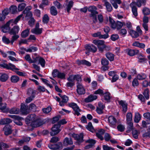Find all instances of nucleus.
I'll list each match as a JSON object with an SVG mask.
<instances>
[{"label": "nucleus", "instance_id": "obj_43", "mask_svg": "<svg viewBox=\"0 0 150 150\" xmlns=\"http://www.w3.org/2000/svg\"><path fill=\"white\" fill-rule=\"evenodd\" d=\"M27 108L25 105L21 104V110L22 112L24 114H26Z\"/></svg>", "mask_w": 150, "mask_h": 150}, {"label": "nucleus", "instance_id": "obj_31", "mask_svg": "<svg viewBox=\"0 0 150 150\" xmlns=\"http://www.w3.org/2000/svg\"><path fill=\"white\" fill-rule=\"evenodd\" d=\"M146 77V75L144 73H141L137 75V79L139 80H142L145 79Z\"/></svg>", "mask_w": 150, "mask_h": 150}, {"label": "nucleus", "instance_id": "obj_20", "mask_svg": "<svg viewBox=\"0 0 150 150\" xmlns=\"http://www.w3.org/2000/svg\"><path fill=\"white\" fill-rule=\"evenodd\" d=\"M110 2L115 9L118 8L117 4H120L121 3V0H110Z\"/></svg>", "mask_w": 150, "mask_h": 150}, {"label": "nucleus", "instance_id": "obj_59", "mask_svg": "<svg viewBox=\"0 0 150 150\" xmlns=\"http://www.w3.org/2000/svg\"><path fill=\"white\" fill-rule=\"evenodd\" d=\"M119 38V36L117 34H113L111 36V39L113 41H115L117 40Z\"/></svg>", "mask_w": 150, "mask_h": 150}, {"label": "nucleus", "instance_id": "obj_12", "mask_svg": "<svg viewBox=\"0 0 150 150\" xmlns=\"http://www.w3.org/2000/svg\"><path fill=\"white\" fill-rule=\"evenodd\" d=\"M85 49L86 51L89 52H96L97 50L96 47L93 45H87L85 47Z\"/></svg>", "mask_w": 150, "mask_h": 150}, {"label": "nucleus", "instance_id": "obj_13", "mask_svg": "<svg viewBox=\"0 0 150 150\" xmlns=\"http://www.w3.org/2000/svg\"><path fill=\"white\" fill-rule=\"evenodd\" d=\"M3 130L4 132V134L6 135L11 134L12 132L11 127L9 125L5 126Z\"/></svg>", "mask_w": 150, "mask_h": 150}, {"label": "nucleus", "instance_id": "obj_34", "mask_svg": "<svg viewBox=\"0 0 150 150\" xmlns=\"http://www.w3.org/2000/svg\"><path fill=\"white\" fill-rule=\"evenodd\" d=\"M19 77L16 76H13L11 77V81L12 83H17L19 81Z\"/></svg>", "mask_w": 150, "mask_h": 150}, {"label": "nucleus", "instance_id": "obj_8", "mask_svg": "<svg viewBox=\"0 0 150 150\" xmlns=\"http://www.w3.org/2000/svg\"><path fill=\"white\" fill-rule=\"evenodd\" d=\"M73 137L75 140L76 141V143L78 144H79L84 141L83 139V134L82 133L79 134H75L73 135Z\"/></svg>", "mask_w": 150, "mask_h": 150}, {"label": "nucleus", "instance_id": "obj_5", "mask_svg": "<svg viewBox=\"0 0 150 150\" xmlns=\"http://www.w3.org/2000/svg\"><path fill=\"white\" fill-rule=\"evenodd\" d=\"M108 122L110 126L113 128L116 127L117 121L114 116L112 115L109 116L108 118Z\"/></svg>", "mask_w": 150, "mask_h": 150}, {"label": "nucleus", "instance_id": "obj_36", "mask_svg": "<svg viewBox=\"0 0 150 150\" xmlns=\"http://www.w3.org/2000/svg\"><path fill=\"white\" fill-rule=\"evenodd\" d=\"M50 13L53 16L56 15L57 13V12L56 8L54 6H52L50 8Z\"/></svg>", "mask_w": 150, "mask_h": 150}, {"label": "nucleus", "instance_id": "obj_29", "mask_svg": "<svg viewBox=\"0 0 150 150\" xmlns=\"http://www.w3.org/2000/svg\"><path fill=\"white\" fill-rule=\"evenodd\" d=\"M0 109L4 112H6L8 110L6 108V105L5 103H0Z\"/></svg>", "mask_w": 150, "mask_h": 150}, {"label": "nucleus", "instance_id": "obj_9", "mask_svg": "<svg viewBox=\"0 0 150 150\" xmlns=\"http://www.w3.org/2000/svg\"><path fill=\"white\" fill-rule=\"evenodd\" d=\"M15 20H11L8 22L6 24L1 28L2 31L4 33H6L10 30L9 27V25L10 23H14V24H16L14 22Z\"/></svg>", "mask_w": 150, "mask_h": 150}, {"label": "nucleus", "instance_id": "obj_60", "mask_svg": "<svg viewBox=\"0 0 150 150\" xmlns=\"http://www.w3.org/2000/svg\"><path fill=\"white\" fill-rule=\"evenodd\" d=\"M143 95L147 100L149 98V90L148 89L145 90L143 93Z\"/></svg>", "mask_w": 150, "mask_h": 150}, {"label": "nucleus", "instance_id": "obj_64", "mask_svg": "<svg viewBox=\"0 0 150 150\" xmlns=\"http://www.w3.org/2000/svg\"><path fill=\"white\" fill-rule=\"evenodd\" d=\"M75 75H71L67 79L68 80L70 81L73 82V81L75 80Z\"/></svg>", "mask_w": 150, "mask_h": 150}, {"label": "nucleus", "instance_id": "obj_15", "mask_svg": "<svg viewBox=\"0 0 150 150\" xmlns=\"http://www.w3.org/2000/svg\"><path fill=\"white\" fill-rule=\"evenodd\" d=\"M125 51L127 54L130 56H133L137 54L139 51L138 50L136 49L131 50L128 49L126 50Z\"/></svg>", "mask_w": 150, "mask_h": 150}, {"label": "nucleus", "instance_id": "obj_61", "mask_svg": "<svg viewBox=\"0 0 150 150\" xmlns=\"http://www.w3.org/2000/svg\"><path fill=\"white\" fill-rule=\"evenodd\" d=\"M2 40L3 42L6 44H8L10 42L9 40L5 36L3 37L2 38Z\"/></svg>", "mask_w": 150, "mask_h": 150}, {"label": "nucleus", "instance_id": "obj_17", "mask_svg": "<svg viewBox=\"0 0 150 150\" xmlns=\"http://www.w3.org/2000/svg\"><path fill=\"white\" fill-rule=\"evenodd\" d=\"M35 62L39 61V63L40 64L42 67H44L45 65V59L40 57H35Z\"/></svg>", "mask_w": 150, "mask_h": 150}, {"label": "nucleus", "instance_id": "obj_48", "mask_svg": "<svg viewBox=\"0 0 150 150\" xmlns=\"http://www.w3.org/2000/svg\"><path fill=\"white\" fill-rule=\"evenodd\" d=\"M49 21V17L47 14H45L42 18V22L44 23H47Z\"/></svg>", "mask_w": 150, "mask_h": 150}, {"label": "nucleus", "instance_id": "obj_52", "mask_svg": "<svg viewBox=\"0 0 150 150\" xmlns=\"http://www.w3.org/2000/svg\"><path fill=\"white\" fill-rule=\"evenodd\" d=\"M109 62L105 58H103L101 59V64L103 65H107L108 64Z\"/></svg>", "mask_w": 150, "mask_h": 150}, {"label": "nucleus", "instance_id": "obj_18", "mask_svg": "<svg viewBox=\"0 0 150 150\" xmlns=\"http://www.w3.org/2000/svg\"><path fill=\"white\" fill-rule=\"evenodd\" d=\"M73 144V141L71 138L66 137L64 140L63 144L65 146L71 145Z\"/></svg>", "mask_w": 150, "mask_h": 150}, {"label": "nucleus", "instance_id": "obj_63", "mask_svg": "<svg viewBox=\"0 0 150 150\" xmlns=\"http://www.w3.org/2000/svg\"><path fill=\"white\" fill-rule=\"evenodd\" d=\"M59 140V139L58 137H54L52 138L50 142L51 143H55L57 142Z\"/></svg>", "mask_w": 150, "mask_h": 150}, {"label": "nucleus", "instance_id": "obj_57", "mask_svg": "<svg viewBox=\"0 0 150 150\" xmlns=\"http://www.w3.org/2000/svg\"><path fill=\"white\" fill-rule=\"evenodd\" d=\"M51 110V108L50 107H48L46 108L42 109L43 112L45 114L49 113Z\"/></svg>", "mask_w": 150, "mask_h": 150}, {"label": "nucleus", "instance_id": "obj_39", "mask_svg": "<svg viewBox=\"0 0 150 150\" xmlns=\"http://www.w3.org/2000/svg\"><path fill=\"white\" fill-rule=\"evenodd\" d=\"M104 97L105 100L108 102L109 101L111 98L110 93L108 92L105 93L104 94Z\"/></svg>", "mask_w": 150, "mask_h": 150}, {"label": "nucleus", "instance_id": "obj_22", "mask_svg": "<svg viewBox=\"0 0 150 150\" xmlns=\"http://www.w3.org/2000/svg\"><path fill=\"white\" fill-rule=\"evenodd\" d=\"M93 42L95 45H97L98 47L105 45L104 42L102 40H94Z\"/></svg>", "mask_w": 150, "mask_h": 150}, {"label": "nucleus", "instance_id": "obj_58", "mask_svg": "<svg viewBox=\"0 0 150 150\" xmlns=\"http://www.w3.org/2000/svg\"><path fill=\"white\" fill-rule=\"evenodd\" d=\"M142 12L144 15H148L150 13L149 9L147 8H144L143 9Z\"/></svg>", "mask_w": 150, "mask_h": 150}, {"label": "nucleus", "instance_id": "obj_62", "mask_svg": "<svg viewBox=\"0 0 150 150\" xmlns=\"http://www.w3.org/2000/svg\"><path fill=\"white\" fill-rule=\"evenodd\" d=\"M41 80L47 86H49L51 88L52 87V85L49 83V81L48 80L43 78H42Z\"/></svg>", "mask_w": 150, "mask_h": 150}, {"label": "nucleus", "instance_id": "obj_51", "mask_svg": "<svg viewBox=\"0 0 150 150\" xmlns=\"http://www.w3.org/2000/svg\"><path fill=\"white\" fill-rule=\"evenodd\" d=\"M145 0H137L136 3L137 6L138 7H140L142 4L145 3Z\"/></svg>", "mask_w": 150, "mask_h": 150}, {"label": "nucleus", "instance_id": "obj_23", "mask_svg": "<svg viewBox=\"0 0 150 150\" xmlns=\"http://www.w3.org/2000/svg\"><path fill=\"white\" fill-rule=\"evenodd\" d=\"M8 76L5 74H0V80L2 82H5L8 78Z\"/></svg>", "mask_w": 150, "mask_h": 150}, {"label": "nucleus", "instance_id": "obj_7", "mask_svg": "<svg viewBox=\"0 0 150 150\" xmlns=\"http://www.w3.org/2000/svg\"><path fill=\"white\" fill-rule=\"evenodd\" d=\"M60 125H54L51 128L52 131L50 134L52 136L55 135L57 134L61 131Z\"/></svg>", "mask_w": 150, "mask_h": 150}, {"label": "nucleus", "instance_id": "obj_30", "mask_svg": "<svg viewBox=\"0 0 150 150\" xmlns=\"http://www.w3.org/2000/svg\"><path fill=\"white\" fill-rule=\"evenodd\" d=\"M19 30V27L18 26H15L11 30L10 32L11 34L14 35L18 33Z\"/></svg>", "mask_w": 150, "mask_h": 150}, {"label": "nucleus", "instance_id": "obj_46", "mask_svg": "<svg viewBox=\"0 0 150 150\" xmlns=\"http://www.w3.org/2000/svg\"><path fill=\"white\" fill-rule=\"evenodd\" d=\"M88 9V11L91 13H97V12L96 11L97 8L95 6H90L89 7Z\"/></svg>", "mask_w": 150, "mask_h": 150}, {"label": "nucleus", "instance_id": "obj_21", "mask_svg": "<svg viewBox=\"0 0 150 150\" xmlns=\"http://www.w3.org/2000/svg\"><path fill=\"white\" fill-rule=\"evenodd\" d=\"M32 59L30 55L29 54H27L25 57V60L28 62L30 63H35V58H33Z\"/></svg>", "mask_w": 150, "mask_h": 150}, {"label": "nucleus", "instance_id": "obj_27", "mask_svg": "<svg viewBox=\"0 0 150 150\" xmlns=\"http://www.w3.org/2000/svg\"><path fill=\"white\" fill-rule=\"evenodd\" d=\"M141 119L140 114L138 112L135 113L134 120L135 122L138 123Z\"/></svg>", "mask_w": 150, "mask_h": 150}, {"label": "nucleus", "instance_id": "obj_53", "mask_svg": "<svg viewBox=\"0 0 150 150\" xmlns=\"http://www.w3.org/2000/svg\"><path fill=\"white\" fill-rule=\"evenodd\" d=\"M48 147L50 149L53 150H56L59 148L57 144H50L48 145Z\"/></svg>", "mask_w": 150, "mask_h": 150}, {"label": "nucleus", "instance_id": "obj_33", "mask_svg": "<svg viewBox=\"0 0 150 150\" xmlns=\"http://www.w3.org/2000/svg\"><path fill=\"white\" fill-rule=\"evenodd\" d=\"M19 112V109L18 108H13L9 110V112L11 114H18Z\"/></svg>", "mask_w": 150, "mask_h": 150}, {"label": "nucleus", "instance_id": "obj_11", "mask_svg": "<svg viewBox=\"0 0 150 150\" xmlns=\"http://www.w3.org/2000/svg\"><path fill=\"white\" fill-rule=\"evenodd\" d=\"M77 92L79 94H82L85 93V90L81 83H77Z\"/></svg>", "mask_w": 150, "mask_h": 150}, {"label": "nucleus", "instance_id": "obj_32", "mask_svg": "<svg viewBox=\"0 0 150 150\" xmlns=\"http://www.w3.org/2000/svg\"><path fill=\"white\" fill-rule=\"evenodd\" d=\"M30 139V138L28 137H25L19 141L18 142L20 144H23L24 142H29Z\"/></svg>", "mask_w": 150, "mask_h": 150}, {"label": "nucleus", "instance_id": "obj_55", "mask_svg": "<svg viewBox=\"0 0 150 150\" xmlns=\"http://www.w3.org/2000/svg\"><path fill=\"white\" fill-rule=\"evenodd\" d=\"M122 23L121 22L117 21L116 23V27L115 29L116 28L117 30H119L122 28Z\"/></svg>", "mask_w": 150, "mask_h": 150}, {"label": "nucleus", "instance_id": "obj_1", "mask_svg": "<svg viewBox=\"0 0 150 150\" xmlns=\"http://www.w3.org/2000/svg\"><path fill=\"white\" fill-rule=\"evenodd\" d=\"M26 123L31 126L33 127H38L42 125L41 122H39L37 120L36 115L32 114L28 116L25 119Z\"/></svg>", "mask_w": 150, "mask_h": 150}, {"label": "nucleus", "instance_id": "obj_49", "mask_svg": "<svg viewBox=\"0 0 150 150\" xmlns=\"http://www.w3.org/2000/svg\"><path fill=\"white\" fill-rule=\"evenodd\" d=\"M109 21L111 27L114 29H115L116 27V23L115 22L114 20L111 18H110Z\"/></svg>", "mask_w": 150, "mask_h": 150}, {"label": "nucleus", "instance_id": "obj_28", "mask_svg": "<svg viewBox=\"0 0 150 150\" xmlns=\"http://www.w3.org/2000/svg\"><path fill=\"white\" fill-rule=\"evenodd\" d=\"M12 122V120L9 118H4L1 120L0 123L1 125H5L10 123Z\"/></svg>", "mask_w": 150, "mask_h": 150}, {"label": "nucleus", "instance_id": "obj_3", "mask_svg": "<svg viewBox=\"0 0 150 150\" xmlns=\"http://www.w3.org/2000/svg\"><path fill=\"white\" fill-rule=\"evenodd\" d=\"M26 13L25 16V18L26 19H28L29 18H32L33 14L31 12L29 11H26L25 10L22 13L18 16L15 19L14 22L15 23H16L18 21L20 20V18L22 17L23 14Z\"/></svg>", "mask_w": 150, "mask_h": 150}, {"label": "nucleus", "instance_id": "obj_40", "mask_svg": "<svg viewBox=\"0 0 150 150\" xmlns=\"http://www.w3.org/2000/svg\"><path fill=\"white\" fill-rule=\"evenodd\" d=\"M139 134V132L137 130H133L132 131V134L134 138L135 139H137L138 138V135Z\"/></svg>", "mask_w": 150, "mask_h": 150}, {"label": "nucleus", "instance_id": "obj_50", "mask_svg": "<svg viewBox=\"0 0 150 150\" xmlns=\"http://www.w3.org/2000/svg\"><path fill=\"white\" fill-rule=\"evenodd\" d=\"M139 85V83L138 81V79L136 78L134 79L132 81V86H133L135 87L138 86Z\"/></svg>", "mask_w": 150, "mask_h": 150}, {"label": "nucleus", "instance_id": "obj_38", "mask_svg": "<svg viewBox=\"0 0 150 150\" xmlns=\"http://www.w3.org/2000/svg\"><path fill=\"white\" fill-rule=\"evenodd\" d=\"M29 30L27 29L23 31L21 34V36L23 38H26L27 37L29 34Z\"/></svg>", "mask_w": 150, "mask_h": 150}, {"label": "nucleus", "instance_id": "obj_41", "mask_svg": "<svg viewBox=\"0 0 150 150\" xmlns=\"http://www.w3.org/2000/svg\"><path fill=\"white\" fill-rule=\"evenodd\" d=\"M127 109V104L125 101H122V112H126Z\"/></svg>", "mask_w": 150, "mask_h": 150}, {"label": "nucleus", "instance_id": "obj_25", "mask_svg": "<svg viewBox=\"0 0 150 150\" xmlns=\"http://www.w3.org/2000/svg\"><path fill=\"white\" fill-rule=\"evenodd\" d=\"M138 58L139 59L138 62H144L146 60L145 56L141 54H138Z\"/></svg>", "mask_w": 150, "mask_h": 150}, {"label": "nucleus", "instance_id": "obj_45", "mask_svg": "<svg viewBox=\"0 0 150 150\" xmlns=\"http://www.w3.org/2000/svg\"><path fill=\"white\" fill-rule=\"evenodd\" d=\"M127 121H132V115L131 112H128L126 115Z\"/></svg>", "mask_w": 150, "mask_h": 150}, {"label": "nucleus", "instance_id": "obj_42", "mask_svg": "<svg viewBox=\"0 0 150 150\" xmlns=\"http://www.w3.org/2000/svg\"><path fill=\"white\" fill-rule=\"evenodd\" d=\"M106 56L107 58L110 61H112L114 59L113 55L110 52L106 54Z\"/></svg>", "mask_w": 150, "mask_h": 150}, {"label": "nucleus", "instance_id": "obj_35", "mask_svg": "<svg viewBox=\"0 0 150 150\" xmlns=\"http://www.w3.org/2000/svg\"><path fill=\"white\" fill-rule=\"evenodd\" d=\"M26 6V4L25 3H22L19 4L18 7V10L19 11H23Z\"/></svg>", "mask_w": 150, "mask_h": 150}, {"label": "nucleus", "instance_id": "obj_54", "mask_svg": "<svg viewBox=\"0 0 150 150\" xmlns=\"http://www.w3.org/2000/svg\"><path fill=\"white\" fill-rule=\"evenodd\" d=\"M80 64L85 65L88 66H90L91 65V63L89 62L86 60H83L80 62Z\"/></svg>", "mask_w": 150, "mask_h": 150}, {"label": "nucleus", "instance_id": "obj_37", "mask_svg": "<svg viewBox=\"0 0 150 150\" xmlns=\"http://www.w3.org/2000/svg\"><path fill=\"white\" fill-rule=\"evenodd\" d=\"M86 127L88 130L92 132H93L95 131V130L94 129L92 123L91 122L88 123V125L86 126Z\"/></svg>", "mask_w": 150, "mask_h": 150}, {"label": "nucleus", "instance_id": "obj_19", "mask_svg": "<svg viewBox=\"0 0 150 150\" xmlns=\"http://www.w3.org/2000/svg\"><path fill=\"white\" fill-rule=\"evenodd\" d=\"M86 143H89L88 146H85V148L86 149H89L91 148L92 146H93L96 143L95 141L93 139H89L88 140L85 141Z\"/></svg>", "mask_w": 150, "mask_h": 150}, {"label": "nucleus", "instance_id": "obj_24", "mask_svg": "<svg viewBox=\"0 0 150 150\" xmlns=\"http://www.w3.org/2000/svg\"><path fill=\"white\" fill-rule=\"evenodd\" d=\"M132 45L134 46L138 47L141 48H144L145 47L144 44L139 43L138 42H135L133 43Z\"/></svg>", "mask_w": 150, "mask_h": 150}, {"label": "nucleus", "instance_id": "obj_44", "mask_svg": "<svg viewBox=\"0 0 150 150\" xmlns=\"http://www.w3.org/2000/svg\"><path fill=\"white\" fill-rule=\"evenodd\" d=\"M105 5L108 11L110 12L112 10V7L111 4L108 2L105 1Z\"/></svg>", "mask_w": 150, "mask_h": 150}, {"label": "nucleus", "instance_id": "obj_26", "mask_svg": "<svg viewBox=\"0 0 150 150\" xmlns=\"http://www.w3.org/2000/svg\"><path fill=\"white\" fill-rule=\"evenodd\" d=\"M129 33L132 38H137L139 35V34L138 32L133 30H130Z\"/></svg>", "mask_w": 150, "mask_h": 150}, {"label": "nucleus", "instance_id": "obj_4", "mask_svg": "<svg viewBox=\"0 0 150 150\" xmlns=\"http://www.w3.org/2000/svg\"><path fill=\"white\" fill-rule=\"evenodd\" d=\"M74 2L71 0H66L63 5V6L64 8V10L67 11L68 13H69L70 11L73 6Z\"/></svg>", "mask_w": 150, "mask_h": 150}, {"label": "nucleus", "instance_id": "obj_14", "mask_svg": "<svg viewBox=\"0 0 150 150\" xmlns=\"http://www.w3.org/2000/svg\"><path fill=\"white\" fill-rule=\"evenodd\" d=\"M92 36L94 37H99L100 38L106 39L108 38L109 35L108 34H105L103 35H101L100 32L97 33L92 34Z\"/></svg>", "mask_w": 150, "mask_h": 150}, {"label": "nucleus", "instance_id": "obj_16", "mask_svg": "<svg viewBox=\"0 0 150 150\" xmlns=\"http://www.w3.org/2000/svg\"><path fill=\"white\" fill-rule=\"evenodd\" d=\"M97 98L96 96L91 95L85 99V101L87 103L91 102L96 99Z\"/></svg>", "mask_w": 150, "mask_h": 150}, {"label": "nucleus", "instance_id": "obj_10", "mask_svg": "<svg viewBox=\"0 0 150 150\" xmlns=\"http://www.w3.org/2000/svg\"><path fill=\"white\" fill-rule=\"evenodd\" d=\"M39 24L38 23H36L35 27V28L31 30V32L37 35L41 34L42 31V29L39 28Z\"/></svg>", "mask_w": 150, "mask_h": 150}, {"label": "nucleus", "instance_id": "obj_2", "mask_svg": "<svg viewBox=\"0 0 150 150\" xmlns=\"http://www.w3.org/2000/svg\"><path fill=\"white\" fill-rule=\"evenodd\" d=\"M2 67L7 69H10L14 71L18 75L20 76H23L25 75V73L18 71V69L16 68L14 65L11 63H9L8 64H4Z\"/></svg>", "mask_w": 150, "mask_h": 150}, {"label": "nucleus", "instance_id": "obj_6", "mask_svg": "<svg viewBox=\"0 0 150 150\" xmlns=\"http://www.w3.org/2000/svg\"><path fill=\"white\" fill-rule=\"evenodd\" d=\"M69 106L71 107L74 111V114L75 115L79 116L80 115V112L81 110L77 104L74 103H69Z\"/></svg>", "mask_w": 150, "mask_h": 150}, {"label": "nucleus", "instance_id": "obj_56", "mask_svg": "<svg viewBox=\"0 0 150 150\" xmlns=\"http://www.w3.org/2000/svg\"><path fill=\"white\" fill-rule=\"evenodd\" d=\"M126 26L127 28H129L132 27V25L130 22L129 21L122 22V26Z\"/></svg>", "mask_w": 150, "mask_h": 150}, {"label": "nucleus", "instance_id": "obj_47", "mask_svg": "<svg viewBox=\"0 0 150 150\" xmlns=\"http://www.w3.org/2000/svg\"><path fill=\"white\" fill-rule=\"evenodd\" d=\"M17 7L16 6H13L10 8V12L12 13H15L17 12Z\"/></svg>", "mask_w": 150, "mask_h": 150}]
</instances>
